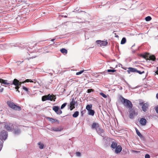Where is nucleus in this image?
<instances>
[{
  "label": "nucleus",
  "instance_id": "9",
  "mask_svg": "<svg viewBox=\"0 0 158 158\" xmlns=\"http://www.w3.org/2000/svg\"><path fill=\"white\" fill-rule=\"evenodd\" d=\"M96 42L97 44L99 45L98 46L101 47L106 46L108 43L106 41H101L100 40H97Z\"/></svg>",
  "mask_w": 158,
  "mask_h": 158
},
{
  "label": "nucleus",
  "instance_id": "12",
  "mask_svg": "<svg viewBox=\"0 0 158 158\" xmlns=\"http://www.w3.org/2000/svg\"><path fill=\"white\" fill-rule=\"evenodd\" d=\"M140 124L142 126H145L147 123V120L144 118H141L139 121Z\"/></svg>",
  "mask_w": 158,
  "mask_h": 158
},
{
  "label": "nucleus",
  "instance_id": "17",
  "mask_svg": "<svg viewBox=\"0 0 158 158\" xmlns=\"http://www.w3.org/2000/svg\"><path fill=\"white\" fill-rule=\"evenodd\" d=\"M0 82L2 84H4L9 85L10 83L7 82V81L6 80H4L2 79H0Z\"/></svg>",
  "mask_w": 158,
  "mask_h": 158
},
{
  "label": "nucleus",
  "instance_id": "5",
  "mask_svg": "<svg viewBox=\"0 0 158 158\" xmlns=\"http://www.w3.org/2000/svg\"><path fill=\"white\" fill-rule=\"evenodd\" d=\"M128 70L127 71V72L128 73H130L131 72H137L138 73L140 74L144 73V71H140L132 67H129L128 68Z\"/></svg>",
  "mask_w": 158,
  "mask_h": 158
},
{
  "label": "nucleus",
  "instance_id": "11",
  "mask_svg": "<svg viewBox=\"0 0 158 158\" xmlns=\"http://www.w3.org/2000/svg\"><path fill=\"white\" fill-rule=\"evenodd\" d=\"M46 118L48 121L51 122L52 123H54L55 122H57L58 124H59V121L57 119H55L52 118H49L48 117H47Z\"/></svg>",
  "mask_w": 158,
  "mask_h": 158
},
{
  "label": "nucleus",
  "instance_id": "34",
  "mask_svg": "<svg viewBox=\"0 0 158 158\" xmlns=\"http://www.w3.org/2000/svg\"><path fill=\"white\" fill-rule=\"evenodd\" d=\"M84 71V70H82V71H81L79 72H77L76 73V75H79V74H81Z\"/></svg>",
  "mask_w": 158,
  "mask_h": 158
},
{
  "label": "nucleus",
  "instance_id": "2",
  "mask_svg": "<svg viewBox=\"0 0 158 158\" xmlns=\"http://www.w3.org/2000/svg\"><path fill=\"white\" fill-rule=\"evenodd\" d=\"M56 98V96L54 95L53 94L51 95L50 94H49L47 95H44L42 96V100L43 101H45L47 100H50L51 101H55Z\"/></svg>",
  "mask_w": 158,
  "mask_h": 158
},
{
  "label": "nucleus",
  "instance_id": "6",
  "mask_svg": "<svg viewBox=\"0 0 158 158\" xmlns=\"http://www.w3.org/2000/svg\"><path fill=\"white\" fill-rule=\"evenodd\" d=\"M139 104L142 106V108L143 111L146 112L148 109L149 105L148 103H144L143 102H140Z\"/></svg>",
  "mask_w": 158,
  "mask_h": 158
},
{
  "label": "nucleus",
  "instance_id": "13",
  "mask_svg": "<svg viewBox=\"0 0 158 158\" xmlns=\"http://www.w3.org/2000/svg\"><path fill=\"white\" fill-rule=\"evenodd\" d=\"M115 148L116 149L115 150V152L117 153H119L121 151L122 149V147L120 145L118 146Z\"/></svg>",
  "mask_w": 158,
  "mask_h": 158
},
{
  "label": "nucleus",
  "instance_id": "41",
  "mask_svg": "<svg viewBox=\"0 0 158 158\" xmlns=\"http://www.w3.org/2000/svg\"><path fill=\"white\" fill-rule=\"evenodd\" d=\"M15 89H16L18 90V89H19V88L20 86H18V85H17V86L15 85Z\"/></svg>",
  "mask_w": 158,
  "mask_h": 158
},
{
  "label": "nucleus",
  "instance_id": "23",
  "mask_svg": "<svg viewBox=\"0 0 158 158\" xmlns=\"http://www.w3.org/2000/svg\"><path fill=\"white\" fill-rule=\"evenodd\" d=\"M89 111V114L90 115H91L92 116H93L95 113L94 111L92 109L88 110Z\"/></svg>",
  "mask_w": 158,
  "mask_h": 158
},
{
  "label": "nucleus",
  "instance_id": "26",
  "mask_svg": "<svg viewBox=\"0 0 158 158\" xmlns=\"http://www.w3.org/2000/svg\"><path fill=\"white\" fill-rule=\"evenodd\" d=\"M92 108V105L91 104L87 105L86 107V109L88 111L91 109Z\"/></svg>",
  "mask_w": 158,
  "mask_h": 158
},
{
  "label": "nucleus",
  "instance_id": "36",
  "mask_svg": "<svg viewBox=\"0 0 158 158\" xmlns=\"http://www.w3.org/2000/svg\"><path fill=\"white\" fill-rule=\"evenodd\" d=\"M62 111L61 110H58V111H57L56 113L57 114H60L62 113Z\"/></svg>",
  "mask_w": 158,
  "mask_h": 158
},
{
  "label": "nucleus",
  "instance_id": "30",
  "mask_svg": "<svg viewBox=\"0 0 158 158\" xmlns=\"http://www.w3.org/2000/svg\"><path fill=\"white\" fill-rule=\"evenodd\" d=\"M33 82V81L31 80V79H27L26 80L24 81H23V83H24V82Z\"/></svg>",
  "mask_w": 158,
  "mask_h": 158
},
{
  "label": "nucleus",
  "instance_id": "22",
  "mask_svg": "<svg viewBox=\"0 0 158 158\" xmlns=\"http://www.w3.org/2000/svg\"><path fill=\"white\" fill-rule=\"evenodd\" d=\"M148 58H149V60H152L153 61H154L156 59L155 56L153 55L150 56H149V57Z\"/></svg>",
  "mask_w": 158,
  "mask_h": 158
},
{
  "label": "nucleus",
  "instance_id": "38",
  "mask_svg": "<svg viewBox=\"0 0 158 158\" xmlns=\"http://www.w3.org/2000/svg\"><path fill=\"white\" fill-rule=\"evenodd\" d=\"M94 91V89H88L87 90V92L88 93H90L91 91Z\"/></svg>",
  "mask_w": 158,
  "mask_h": 158
},
{
  "label": "nucleus",
  "instance_id": "45",
  "mask_svg": "<svg viewBox=\"0 0 158 158\" xmlns=\"http://www.w3.org/2000/svg\"><path fill=\"white\" fill-rule=\"evenodd\" d=\"M3 88H2V89H0V92H2L3 91Z\"/></svg>",
  "mask_w": 158,
  "mask_h": 158
},
{
  "label": "nucleus",
  "instance_id": "3",
  "mask_svg": "<svg viewBox=\"0 0 158 158\" xmlns=\"http://www.w3.org/2000/svg\"><path fill=\"white\" fill-rule=\"evenodd\" d=\"M7 104L9 107L14 110L19 111L21 110V107L15 105L13 102L7 101Z\"/></svg>",
  "mask_w": 158,
  "mask_h": 158
},
{
  "label": "nucleus",
  "instance_id": "48",
  "mask_svg": "<svg viewBox=\"0 0 158 158\" xmlns=\"http://www.w3.org/2000/svg\"><path fill=\"white\" fill-rule=\"evenodd\" d=\"M133 151L134 152H137L136 151H135V150H133Z\"/></svg>",
  "mask_w": 158,
  "mask_h": 158
},
{
  "label": "nucleus",
  "instance_id": "35",
  "mask_svg": "<svg viewBox=\"0 0 158 158\" xmlns=\"http://www.w3.org/2000/svg\"><path fill=\"white\" fill-rule=\"evenodd\" d=\"M66 105H67V103H64L61 106V109H63L64 107H65V106Z\"/></svg>",
  "mask_w": 158,
  "mask_h": 158
},
{
  "label": "nucleus",
  "instance_id": "15",
  "mask_svg": "<svg viewBox=\"0 0 158 158\" xmlns=\"http://www.w3.org/2000/svg\"><path fill=\"white\" fill-rule=\"evenodd\" d=\"M19 83H20L19 81L17 79H15L13 81L12 83L11 84V85L13 84L17 86L18 85Z\"/></svg>",
  "mask_w": 158,
  "mask_h": 158
},
{
  "label": "nucleus",
  "instance_id": "18",
  "mask_svg": "<svg viewBox=\"0 0 158 158\" xmlns=\"http://www.w3.org/2000/svg\"><path fill=\"white\" fill-rule=\"evenodd\" d=\"M149 54L148 53H146L145 54L142 55V57L146 60H149Z\"/></svg>",
  "mask_w": 158,
  "mask_h": 158
},
{
  "label": "nucleus",
  "instance_id": "31",
  "mask_svg": "<svg viewBox=\"0 0 158 158\" xmlns=\"http://www.w3.org/2000/svg\"><path fill=\"white\" fill-rule=\"evenodd\" d=\"M38 144L39 145V148L40 149H43V148L44 145L43 144L40 143H38Z\"/></svg>",
  "mask_w": 158,
  "mask_h": 158
},
{
  "label": "nucleus",
  "instance_id": "50",
  "mask_svg": "<svg viewBox=\"0 0 158 158\" xmlns=\"http://www.w3.org/2000/svg\"><path fill=\"white\" fill-rule=\"evenodd\" d=\"M115 37H118V35H117L115 36Z\"/></svg>",
  "mask_w": 158,
  "mask_h": 158
},
{
  "label": "nucleus",
  "instance_id": "1",
  "mask_svg": "<svg viewBox=\"0 0 158 158\" xmlns=\"http://www.w3.org/2000/svg\"><path fill=\"white\" fill-rule=\"evenodd\" d=\"M119 100L126 108L131 109L133 107V104L130 100L124 98L122 96L119 98Z\"/></svg>",
  "mask_w": 158,
  "mask_h": 158
},
{
  "label": "nucleus",
  "instance_id": "25",
  "mask_svg": "<svg viewBox=\"0 0 158 158\" xmlns=\"http://www.w3.org/2000/svg\"><path fill=\"white\" fill-rule=\"evenodd\" d=\"M79 112L78 111H75L73 114V116L74 118L77 117L79 115Z\"/></svg>",
  "mask_w": 158,
  "mask_h": 158
},
{
  "label": "nucleus",
  "instance_id": "24",
  "mask_svg": "<svg viewBox=\"0 0 158 158\" xmlns=\"http://www.w3.org/2000/svg\"><path fill=\"white\" fill-rule=\"evenodd\" d=\"M53 110L56 113L59 110V107L58 106H54L53 107Z\"/></svg>",
  "mask_w": 158,
  "mask_h": 158
},
{
  "label": "nucleus",
  "instance_id": "10",
  "mask_svg": "<svg viewBox=\"0 0 158 158\" xmlns=\"http://www.w3.org/2000/svg\"><path fill=\"white\" fill-rule=\"evenodd\" d=\"M75 101L74 99H73L70 103V109L71 110H72L75 107Z\"/></svg>",
  "mask_w": 158,
  "mask_h": 158
},
{
  "label": "nucleus",
  "instance_id": "37",
  "mask_svg": "<svg viewBox=\"0 0 158 158\" xmlns=\"http://www.w3.org/2000/svg\"><path fill=\"white\" fill-rule=\"evenodd\" d=\"M76 155L77 156H81V154L80 152H77Z\"/></svg>",
  "mask_w": 158,
  "mask_h": 158
},
{
  "label": "nucleus",
  "instance_id": "28",
  "mask_svg": "<svg viewBox=\"0 0 158 158\" xmlns=\"http://www.w3.org/2000/svg\"><path fill=\"white\" fill-rule=\"evenodd\" d=\"M152 19V18L150 16H148L145 18V20L146 21H149Z\"/></svg>",
  "mask_w": 158,
  "mask_h": 158
},
{
  "label": "nucleus",
  "instance_id": "16",
  "mask_svg": "<svg viewBox=\"0 0 158 158\" xmlns=\"http://www.w3.org/2000/svg\"><path fill=\"white\" fill-rule=\"evenodd\" d=\"M99 127L98 124L95 123H94L92 126V128L93 129H95L96 130V129H97Z\"/></svg>",
  "mask_w": 158,
  "mask_h": 158
},
{
  "label": "nucleus",
  "instance_id": "7",
  "mask_svg": "<svg viewBox=\"0 0 158 158\" xmlns=\"http://www.w3.org/2000/svg\"><path fill=\"white\" fill-rule=\"evenodd\" d=\"M129 117L131 119H133L135 116L137 114V113H136L135 110L132 108L131 109H129Z\"/></svg>",
  "mask_w": 158,
  "mask_h": 158
},
{
  "label": "nucleus",
  "instance_id": "46",
  "mask_svg": "<svg viewBox=\"0 0 158 158\" xmlns=\"http://www.w3.org/2000/svg\"><path fill=\"white\" fill-rule=\"evenodd\" d=\"M156 97L158 99V93L156 94Z\"/></svg>",
  "mask_w": 158,
  "mask_h": 158
},
{
  "label": "nucleus",
  "instance_id": "21",
  "mask_svg": "<svg viewBox=\"0 0 158 158\" xmlns=\"http://www.w3.org/2000/svg\"><path fill=\"white\" fill-rule=\"evenodd\" d=\"M117 143L116 142H112L111 145V147L114 148L115 149L116 147L117 146Z\"/></svg>",
  "mask_w": 158,
  "mask_h": 158
},
{
  "label": "nucleus",
  "instance_id": "14",
  "mask_svg": "<svg viewBox=\"0 0 158 158\" xmlns=\"http://www.w3.org/2000/svg\"><path fill=\"white\" fill-rule=\"evenodd\" d=\"M96 131L98 134L102 136V135H101V134L103 133L104 132V131L103 129H102L100 127H99L97 129H96Z\"/></svg>",
  "mask_w": 158,
  "mask_h": 158
},
{
  "label": "nucleus",
  "instance_id": "43",
  "mask_svg": "<svg viewBox=\"0 0 158 158\" xmlns=\"http://www.w3.org/2000/svg\"><path fill=\"white\" fill-rule=\"evenodd\" d=\"M157 71H156L155 72V73L157 74L158 75V67H157Z\"/></svg>",
  "mask_w": 158,
  "mask_h": 158
},
{
  "label": "nucleus",
  "instance_id": "20",
  "mask_svg": "<svg viewBox=\"0 0 158 158\" xmlns=\"http://www.w3.org/2000/svg\"><path fill=\"white\" fill-rule=\"evenodd\" d=\"M60 51L63 54H67L68 52L67 50L66 49L64 48L61 49H60Z\"/></svg>",
  "mask_w": 158,
  "mask_h": 158
},
{
  "label": "nucleus",
  "instance_id": "19",
  "mask_svg": "<svg viewBox=\"0 0 158 158\" xmlns=\"http://www.w3.org/2000/svg\"><path fill=\"white\" fill-rule=\"evenodd\" d=\"M51 130H52L56 131H60L62 130L61 128L56 127H52L51 128Z\"/></svg>",
  "mask_w": 158,
  "mask_h": 158
},
{
  "label": "nucleus",
  "instance_id": "29",
  "mask_svg": "<svg viewBox=\"0 0 158 158\" xmlns=\"http://www.w3.org/2000/svg\"><path fill=\"white\" fill-rule=\"evenodd\" d=\"M126 39L125 38H123L121 42V44H125L126 42Z\"/></svg>",
  "mask_w": 158,
  "mask_h": 158
},
{
  "label": "nucleus",
  "instance_id": "4",
  "mask_svg": "<svg viewBox=\"0 0 158 158\" xmlns=\"http://www.w3.org/2000/svg\"><path fill=\"white\" fill-rule=\"evenodd\" d=\"M4 128L7 131H10L14 129V126L12 123H4Z\"/></svg>",
  "mask_w": 158,
  "mask_h": 158
},
{
  "label": "nucleus",
  "instance_id": "27",
  "mask_svg": "<svg viewBox=\"0 0 158 158\" xmlns=\"http://www.w3.org/2000/svg\"><path fill=\"white\" fill-rule=\"evenodd\" d=\"M135 130L137 134L140 137H142V135L141 134L140 132L136 128V129Z\"/></svg>",
  "mask_w": 158,
  "mask_h": 158
},
{
  "label": "nucleus",
  "instance_id": "44",
  "mask_svg": "<svg viewBox=\"0 0 158 158\" xmlns=\"http://www.w3.org/2000/svg\"><path fill=\"white\" fill-rule=\"evenodd\" d=\"M156 112L157 113H158V107H157L156 108Z\"/></svg>",
  "mask_w": 158,
  "mask_h": 158
},
{
  "label": "nucleus",
  "instance_id": "49",
  "mask_svg": "<svg viewBox=\"0 0 158 158\" xmlns=\"http://www.w3.org/2000/svg\"><path fill=\"white\" fill-rule=\"evenodd\" d=\"M16 91H17L18 92H19V90L18 89L17 90H16Z\"/></svg>",
  "mask_w": 158,
  "mask_h": 158
},
{
  "label": "nucleus",
  "instance_id": "39",
  "mask_svg": "<svg viewBox=\"0 0 158 158\" xmlns=\"http://www.w3.org/2000/svg\"><path fill=\"white\" fill-rule=\"evenodd\" d=\"M23 89L24 90H25L27 92H28V89L26 87H25L24 86H23Z\"/></svg>",
  "mask_w": 158,
  "mask_h": 158
},
{
  "label": "nucleus",
  "instance_id": "42",
  "mask_svg": "<svg viewBox=\"0 0 158 158\" xmlns=\"http://www.w3.org/2000/svg\"><path fill=\"white\" fill-rule=\"evenodd\" d=\"M22 83H23V82H20V83H19L18 84V86H19L20 87L21 86V85Z\"/></svg>",
  "mask_w": 158,
  "mask_h": 158
},
{
  "label": "nucleus",
  "instance_id": "32",
  "mask_svg": "<svg viewBox=\"0 0 158 158\" xmlns=\"http://www.w3.org/2000/svg\"><path fill=\"white\" fill-rule=\"evenodd\" d=\"M100 94L105 98H106L107 97V95L102 92L100 93Z\"/></svg>",
  "mask_w": 158,
  "mask_h": 158
},
{
  "label": "nucleus",
  "instance_id": "33",
  "mask_svg": "<svg viewBox=\"0 0 158 158\" xmlns=\"http://www.w3.org/2000/svg\"><path fill=\"white\" fill-rule=\"evenodd\" d=\"M107 71L108 72H114L116 71V70L114 69H108Z\"/></svg>",
  "mask_w": 158,
  "mask_h": 158
},
{
  "label": "nucleus",
  "instance_id": "8",
  "mask_svg": "<svg viewBox=\"0 0 158 158\" xmlns=\"http://www.w3.org/2000/svg\"><path fill=\"white\" fill-rule=\"evenodd\" d=\"M7 137V133L5 130L2 131L0 133V139L5 140Z\"/></svg>",
  "mask_w": 158,
  "mask_h": 158
},
{
  "label": "nucleus",
  "instance_id": "40",
  "mask_svg": "<svg viewBox=\"0 0 158 158\" xmlns=\"http://www.w3.org/2000/svg\"><path fill=\"white\" fill-rule=\"evenodd\" d=\"M145 158H150V156L149 154H147L145 156Z\"/></svg>",
  "mask_w": 158,
  "mask_h": 158
},
{
  "label": "nucleus",
  "instance_id": "47",
  "mask_svg": "<svg viewBox=\"0 0 158 158\" xmlns=\"http://www.w3.org/2000/svg\"><path fill=\"white\" fill-rule=\"evenodd\" d=\"M55 39H52L51 40V41H53Z\"/></svg>",
  "mask_w": 158,
  "mask_h": 158
}]
</instances>
